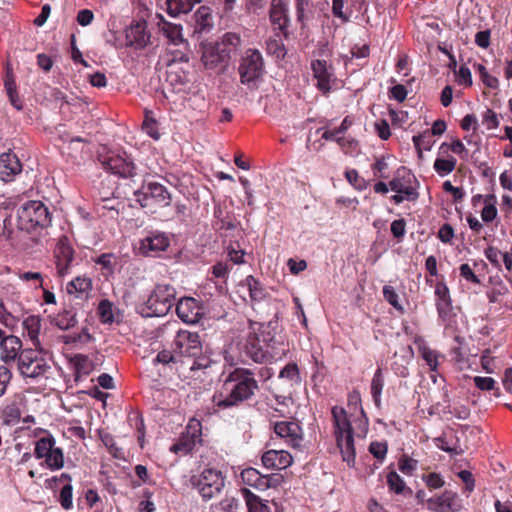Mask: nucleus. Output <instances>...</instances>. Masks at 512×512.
Segmentation results:
<instances>
[{"label": "nucleus", "instance_id": "nucleus-60", "mask_svg": "<svg viewBox=\"0 0 512 512\" xmlns=\"http://www.w3.org/2000/svg\"><path fill=\"white\" fill-rule=\"evenodd\" d=\"M370 453L379 460H384L387 454V444L382 442H372L369 446Z\"/></svg>", "mask_w": 512, "mask_h": 512}, {"label": "nucleus", "instance_id": "nucleus-44", "mask_svg": "<svg viewBox=\"0 0 512 512\" xmlns=\"http://www.w3.org/2000/svg\"><path fill=\"white\" fill-rule=\"evenodd\" d=\"M412 141L420 157L422 156V151H429L434 143L431 134L428 131L413 136Z\"/></svg>", "mask_w": 512, "mask_h": 512}, {"label": "nucleus", "instance_id": "nucleus-7", "mask_svg": "<svg viewBox=\"0 0 512 512\" xmlns=\"http://www.w3.org/2000/svg\"><path fill=\"white\" fill-rule=\"evenodd\" d=\"M191 483L197 489L204 501L219 496L225 487L223 473L215 468H204L199 475L191 478Z\"/></svg>", "mask_w": 512, "mask_h": 512}, {"label": "nucleus", "instance_id": "nucleus-51", "mask_svg": "<svg viewBox=\"0 0 512 512\" xmlns=\"http://www.w3.org/2000/svg\"><path fill=\"white\" fill-rule=\"evenodd\" d=\"M384 299L395 309L402 311L403 307L399 303V296L392 286L385 285L383 287Z\"/></svg>", "mask_w": 512, "mask_h": 512}, {"label": "nucleus", "instance_id": "nucleus-4", "mask_svg": "<svg viewBox=\"0 0 512 512\" xmlns=\"http://www.w3.org/2000/svg\"><path fill=\"white\" fill-rule=\"evenodd\" d=\"M51 224L48 207L41 201L25 202L17 210V226L28 233L47 228Z\"/></svg>", "mask_w": 512, "mask_h": 512}, {"label": "nucleus", "instance_id": "nucleus-33", "mask_svg": "<svg viewBox=\"0 0 512 512\" xmlns=\"http://www.w3.org/2000/svg\"><path fill=\"white\" fill-rule=\"evenodd\" d=\"M248 512H271L268 502L262 500L259 496L247 488L241 489Z\"/></svg>", "mask_w": 512, "mask_h": 512}, {"label": "nucleus", "instance_id": "nucleus-40", "mask_svg": "<svg viewBox=\"0 0 512 512\" xmlns=\"http://www.w3.org/2000/svg\"><path fill=\"white\" fill-rule=\"evenodd\" d=\"M384 375L381 368H378L371 381V395L377 407L381 404V395L384 387Z\"/></svg>", "mask_w": 512, "mask_h": 512}, {"label": "nucleus", "instance_id": "nucleus-55", "mask_svg": "<svg viewBox=\"0 0 512 512\" xmlns=\"http://www.w3.org/2000/svg\"><path fill=\"white\" fill-rule=\"evenodd\" d=\"M484 254H485V257L487 258V260L495 267V268H500L501 267V263H500V257H502V253L501 251L494 247V246H488L485 251H484Z\"/></svg>", "mask_w": 512, "mask_h": 512}, {"label": "nucleus", "instance_id": "nucleus-23", "mask_svg": "<svg viewBox=\"0 0 512 512\" xmlns=\"http://www.w3.org/2000/svg\"><path fill=\"white\" fill-rule=\"evenodd\" d=\"M247 356L256 363H267L276 360L270 350L260 345L259 337L256 334H249L245 344Z\"/></svg>", "mask_w": 512, "mask_h": 512}, {"label": "nucleus", "instance_id": "nucleus-39", "mask_svg": "<svg viewBox=\"0 0 512 512\" xmlns=\"http://www.w3.org/2000/svg\"><path fill=\"white\" fill-rule=\"evenodd\" d=\"M72 361L75 369L76 381H78L83 376H87L93 370L92 361L86 355H75Z\"/></svg>", "mask_w": 512, "mask_h": 512}, {"label": "nucleus", "instance_id": "nucleus-8", "mask_svg": "<svg viewBox=\"0 0 512 512\" xmlns=\"http://www.w3.org/2000/svg\"><path fill=\"white\" fill-rule=\"evenodd\" d=\"M135 196L136 201L144 208H163L171 204V195L167 188L154 181L144 183Z\"/></svg>", "mask_w": 512, "mask_h": 512}, {"label": "nucleus", "instance_id": "nucleus-49", "mask_svg": "<svg viewBox=\"0 0 512 512\" xmlns=\"http://www.w3.org/2000/svg\"><path fill=\"white\" fill-rule=\"evenodd\" d=\"M17 323L18 318L7 310L3 301H0V324L12 330L17 326Z\"/></svg>", "mask_w": 512, "mask_h": 512}, {"label": "nucleus", "instance_id": "nucleus-48", "mask_svg": "<svg viewBox=\"0 0 512 512\" xmlns=\"http://www.w3.org/2000/svg\"><path fill=\"white\" fill-rule=\"evenodd\" d=\"M447 150H451L453 153L460 155L461 158H465L468 153L464 144L459 139L454 140L450 145L442 143L439 148V154H444Z\"/></svg>", "mask_w": 512, "mask_h": 512}, {"label": "nucleus", "instance_id": "nucleus-1", "mask_svg": "<svg viewBox=\"0 0 512 512\" xmlns=\"http://www.w3.org/2000/svg\"><path fill=\"white\" fill-rule=\"evenodd\" d=\"M259 389L254 373L250 369L236 368L223 381L213 396L216 407L227 409L250 400Z\"/></svg>", "mask_w": 512, "mask_h": 512}, {"label": "nucleus", "instance_id": "nucleus-20", "mask_svg": "<svg viewBox=\"0 0 512 512\" xmlns=\"http://www.w3.org/2000/svg\"><path fill=\"white\" fill-rule=\"evenodd\" d=\"M427 509L434 512H457L461 509V502L456 493L445 491L438 497L428 499Z\"/></svg>", "mask_w": 512, "mask_h": 512}, {"label": "nucleus", "instance_id": "nucleus-15", "mask_svg": "<svg viewBox=\"0 0 512 512\" xmlns=\"http://www.w3.org/2000/svg\"><path fill=\"white\" fill-rule=\"evenodd\" d=\"M25 407V397L22 394H15L7 398L1 408V419L3 425L14 426L19 423L23 408Z\"/></svg>", "mask_w": 512, "mask_h": 512}, {"label": "nucleus", "instance_id": "nucleus-18", "mask_svg": "<svg viewBox=\"0 0 512 512\" xmlns=\"http://www.w3.org/2000/svg\"><path fill=\"white\" fill-rule=\"evenodd\" d=\"M266 329H271V331H262L263 342H265V345L272 353V356H274L276 359H279L284 356L288 350L284 337L276 333V321L269 322L266 326Z\"/></svg>", "mask_w": 512, "mask_h": 512}, {"label": "nucleus", "instance_id": "nucleus-13", "mask_svg": "<svg viewBox=\"0 0 512 512\" xmlns=\"http://www.w3.org/2000/svg\"><path fill=\"white\" fill-rule=\"evenodd\" d=\"M176 313L183 322L196 324L204 317L205 309L195 298L183 297L176 305Z\"/></svg>", "mask_w": 512, "mask_h": 512}, {"label": "nucleus", "instance_id": "nucleus-47", "mask_svg": "<svg viewBox=\"0 0 512 512\" xmlns=\"http://www.w3.org/2000/svg\"><path fill=\"white\" fill-rule=\"evenodd\" d=\"M280 378L287 379L292 383L299 384L301 379L297 364L288 363L279 373Z\"/></svg>", "mask_w": 512, "mask_h": 512}, {"label": "nucleus", "instance_id": "nucleus-31", "mask_svg": "<svg viewBox=\"0 0 512 512\" xmlns=\"http://www.w3.org/2000/svg\"><path fill=\"white\" fill-rule=\"evenodd\" d=\"M4 88L9 98L11 105L17 110H21L23 107L22 100L17 92V86L14 78V74L11 68L7 67L6 75L4 79Z\"/></svg>", "mask_w": 512, "mask_h": 512}, {"label": "nucleus", "instance_id": "nucleus-32", "mask_svg": "<svg viewBox=\"0 0 512 512\" xmlns=\"http://www.w3.org/2000/svg\"><path fill=\"white\" fill-rule=\"evenodd\" d=\"M387 485L389 491L396 495L410 497L413 494L412 489L406 485L402 477L398 475L395 471H390L387 474Z\"/></svg>", "mask_w": 512, "mask_h": 512}, {"label": "nucleus", "instance_id": "nucleus-2", "mask_svg": "<svg viewBox=\"0 0 512 512\" xmlns=\"http://www.w3.org/2000/svg\"><path fill=\"white\" fill-rule=\"evenodd\" d=\"M333 434L337 447L340 449L343 461L348 465L355 463L356 451L354 445V431L346 410L341 406L331 409Z\"/></svg>", "mask_w": 512, "mask_h": 512}, {"label": "nucleus", "instance_id": "nucleus-17", "mask_svg": "<svg viewBox=\"0 0 512 512\" xmlns=\"http://www.w3.org/2000/svg\"><path fill=\"white\" fill-rule=\"evenodd\" d=\"M54 258L57 275L59 277H64L69 274L74 258V250L66 238H63L58 242L54 251Z\"/></svg>", "mask_w": 512, "mask_h": 512}, {"label": "nucleus", "instance_id": "nucleus-9", "mask_svg": "<svg viewBox=\"0 0 512 512\" xmlns=\"http://www.w3.org/2000/svg\"><path fill=\"white\" fill-rule=\"evenodd\" d=\"M34 455L37 459H44L46 467L51 471H57L64 467L63 450L56 447V441L52 435L36 441Z\"/></svg>", "mask_w": 512, "mask_h": 512}, {"label": "nucleus", "instance_id": "nucleus-12", "mask_svg": "<svg viewBox=\"0 0 512 512\" xmlns=\"http://www.w3.org/2000/svg\"><path fill=\"white\" fill-rule=\"evenodd\" d=\"M174 352L188 357H198L202 353V343L197 332L177 331L173 340Z\"/></svg>", "mask_w": 512, "mask_h": 512}, {"label": "nucleus", "instance_id": "nucleus-34", "mask_svg": "<svg viewBox=\"0 0 512 512\" xmlns=\"http://www.w3.org/2000/svg\"><path fill=\"white\" fill-rule=\"evenodd\" d=\"M159 27L166 38L174 45L183 44L185 42L182 35L181 25L170 23L161 17Z\"/></svg>", "mask_w": 512, "mask_h": 512}, {"label": "nucleus", "instance_id": "nucleus-59", "mask_svg": "<svg viewBox=\"0 0 512 512\" xmlns=\"http://www.w3.org/2000/svg\"><path fill=\"white\" fill-rule=\"evenodd\" d=\"M407 88L402 84H396L389 90V97L398 102H403L407 97Z\"/></svg>", "mask_w": 512, "mask_h": 512}, {"label": "nucleus", "instance_id": "nucleus-42", "mask_svg": "<svg viewBox=\"0 0 512 512\" xmlns=\"http://www.w3.org/2000/svg\"><path fill=\"white\" fill-rule=\"evenodd\" d=\"M54 324L61 330H68L77 324L76 314L72 310H64L54 318Z\"/></svg>", "mask_w": 512, "mask_h": 512}, {"label": "nucleus", "instance_id": "nucleus-27", "mask_svg": "<svg viewBox=\"0 0 512 512\" xmlns=\"http://www.w3.org/2000/svg\"><path fill=\"white\" fill-rule=\"evenodd\" d=\"M21 170L22 165L15 154L3 153L0 155V179L2 181H12Z\"/></svg>", "mask_w": 512, "mask_h": 512}, {"label": "nucleus", "instance_id": "nucleus-38", "mask_svg": "<svg viewBox=\"0 0 512 512\" xmlns=\"http://www.w3.org/2000/svg\"><path fill=\"white\" fill-rule=\"evenodd\" d=\"M16 202L13 198H3L0 201V217L1 223L3 224L4 232H7L8 236L12 233L10 224L11 214L10 212L15 208Z\"/></svg>", "mask_w": 512, "mask_h": 512}, {"label": "nucleus", "instance_id": "nucleus-16", "mask_svg": "<svg viewBox=\"0 0 512 512\" xmlns=\"http://www.w3.org/2000/svg\"><path fill=\"white\" fill-rule=\"evenodd\" d=\"M274 432L292 448H300L303 441L301 426L295 421H280L274 425Z\"/></svg>", "mask_w": 512, "mask_h": 512}, {"label": "nucleus", "instance_id": "nucleus-45", "mask_svg": "<svg viewBox=\"0 0 512 512\" xmlns=\"http://www.w3.org/2000/svg\"><path fill=\"white\" fill-rule=\"evenodd\" d=\"M58 501L65 510L73 508V486L71 483H67L61 488Z\"/></svg>", "mask_w": 512, "mask_h": 512}, {"label": "nucleus", "instance_id": "nucleus-6", "mask_svg": "<svg viewBox=\"0 0 512 512\" xmlns=\"http://www.w3.org/2000/svg\"><path fill=\"white\" fill-rule=\"evenodd\" d=\"M389 187L396 192L391 197L395 204H400L403 201L415 202L419 198V182L415 175L405 167L397 169L393 179L389 182Z\"/></svg>", "mask_w": 512, "mask_h": 512}, {"label": "nucleus", "instance_id": "nucleus-3", "mask_svg": "<svg viewBox=\"0 0 512 512\" xmlns=\"http://www.w3.org/2000/svg\"><path fill=\"white\" fill-rule=\"evenodd\" d=\"M176 289L170 284H158L148 299L138 306L137 311L143 317L165 316L174 306Z\"/></svg>", "mask_w": 512, "mask_h": 512}, {"label": "nucleus", "instance_id": "nucleus-58", "mask_svg": "<svg viewBox=\"0 0 512 512\" xmlns=\"http://www.w3.org/2000/svg\"><path fill=\"white\" fill-rule=\"evenodd\" d=\"M460 275L462 278H464L466 281L474 283V284H480L479 277L474 273L472 268L469 264L464 263L461 264L459 267Z\"/></svg>", "mask_w": 512, "mask_h": 512}, {"label": "nucleus", "instance_id": "nucleus-64", "mask_svg": "<svg viewBox=\"0 0 512 512\" xmlns=\"http://www.w3.org/2000/svg\"><path fill=\"white\" fill-rule=\"evenodd\" d=\"M230 267L227 263L224 262H217L215 265L211 268V273L216 278H226L229 274Z\"/></svg>", "mask_w": 512, "mask_h": 512}, {"label": "nucleus", "instance_id": "nucleus-46", "mask_svg": "<svg viewBox=\"0 0 512 512\" xmlns=\"http://www.w3.org/2000/svg\"><path fill=\"white\" fill-rule=\"evenodd\" d=\"M97 312L102 323H112L114 321L113 304L109 300H101Z\"/></svg>", "mask_w": 512, "mask_h": 512}, {"label": "nucleus", "instance_id": "nucleus-43", "mask_svg": "<svg viewBox=\"0 0 512 512\" xmlns=\"http://www.w3.org/2000/svg\"><path fill=\"white\" fill-rule=\"evenodd\" d=\"M67 292L69 294H82L91 289V280L86 277H76L67 284Z\"/></svg>", "mask_w": 512, "mask_h": 512}, {"label": "nucleus", "instance_id": "nucleus-28", "mask_svg": "<svg viewBox=\"0 0 512 512\" xmlns=\"http://www.w3.org/2000/svg\"><path fill=\"white\" fill-rule=\"evenodd\" d=\"M22 350V341L16 336L8 335L0 342V359L6 364L18 362V356Z\"/></svg>", "mask_w": 512, "mask_h": 512}, {"label": "nucleus", "instance_id": "nucleus-52", "mask_svg": "<svg viewBox=\"0 0 512 512\" xmlns=\"http://www.w3.org/2000/svg\"><path fill=\"white\" fill-rule=\"evenodd\" d=\"M218 508L222 512H238L240 509V502L233 496H226L219 502Z\"/></svg>", "mask_w": 512, "mask_h": 512}, {"label": "nucleus", "instance_id": "nucleus-35", "mask_svg": "<svg viewBox=\"0 0 512 512\" xmlns=\"http://www.w3.org/2000/svg\"><path fill=\"white\" fill-rule=\"evenodd\" d=\"M199 0H166L167 12L172 17L189 13Z\"/></svg>", "mask_w": 512, "mask_h": 512}, {"label": "nucleus", "instance_id": "nucleus-54", "mask_svg": "<svg viewBox=\"0 0 512 512\" xmlns=\"http://www.w3.org/2000/svg\"><path fill=\"white\" fill-rule=\"evenodd\" d=\"M482 123L488 130L496 129L500 124L497 114L491 109H487L483 113Z\"/></svg>", "mask_w": 512, "mask_h": 512}, {"label": "nucleus", "instance_id": "nucleus-57", "mask_svg": "<svg viewBox=\"0 0 512 512\" xmlns=\"http://www.w3.org/2000/svg\"><path fill=\"white\" fill-rule=\"evenodd\" d=\"M457 82L460 85L471 86L472 85V75L470 69L466 65H461L456 74Z\"/></svg>", "mask_w": 512, "mask_h": 512}, {"label": "nucleus", "instance_id": "nucleus-22", "mask_svg": "<svg viewBox=\"0 0 512 512\" xmlns=\"http://www.w3.org/2000/svg\"><path fill=\"white\" fill-rule=\"evenodd\" d=\"M241 480L245 485L254 487L258 490L264 491L270 487H276L277 479L274 476H265L252 467L245 468L242 470Z\"/></svg>", "mask_w": 512, "mask_h": 512}, {"label": "nucleus", "instance_id": "nucleus-19", "mask_svg": "<svg viewBox=\"0 0 512 512\" xmlns=\"http://www.w3.org/2000/svg\"><path fill=\"white\" fill-rule=\"evenodd\" d=\"M105 170L123 178L132 177L134 174V164L119 154H110L102 160Z\"/></svg>", "mask_w": 512, "mask_h": 512}, {"label": "nucleus", "instance_id": "nucleus-53", "mask_svg": "<svg viewBox=\"0 0 512 512\" xmlns=\"http://www.w3.org/2000/svg\"><path fill=\"white\" fill-rule=\"evenodd\" d=\"M417 460H414L407 455H402L399 459V470L405 475H412L417 468Z\"/></svg>", "mask_w": 512, "mask_h": 512}, {"label": "nucleus", "instance_id": "nucleus-24", "mask_svg": "<svg viewBox=\"0 0 512 512\" xmlns=\"http://www.w3.org/2000/svg\"><path fill=\"white\" fill-rule=\"evenodd\" d=\"M262 464L267 469L282 470L289 467L292 462V456L285 450H268L262 455Z\"/></svg>", "mask_w": 512, "mask_h": 512}, {"label": "nucleus", "instance_id": "nucleus-62", "mask_svg": "<svg viewBox=\"0 0 512 512\" xmlns=\"http://www.w3.org/2000/svg\"><path fill=\"white\" fill-rule=\"evenodd\" d=\"M391 233L397 239L404 237L406 233V222L404 219H397L391 223Z\"/></svg>", "mask_w": 512, "mask_h": 512}, {"label": "nucleus", "instance_id": "nucleus-37", "mask_svg": "<svg viewBox=\"0 0 512 512\" xmlns=\"http://www.w3.org/2000/svg\"><path fill=\"white\" fill-rule=\"evenodd\" d=\"M244 285L247 286L249 290V296L253 305L265 299V290L261 283L254 276H247L244 280Z\"/></svg>", "mask_w": 512, "mask_h": 512}, {"label": "nucleus", "instance_id": "nucleus-63", "mask_svg": "<svg viewBox=\"0 0 512 512\" xmlns=\"http://www.w3.org/2000/svg\"><path fill=\"white\" fill-rule=\"evenodd\" d=\"M491 31L489 29L479 31L475 35V43L480 48L486 49L490 45Z\"/></svg>", "mask_w": 512, "mask_h": 512}, {"label": "nucleus", "instance_id": "nucleus-56", "mask_svg": "<svg viewBox=\"0 0 512 512\" xmlns=\"http://www.w3.org/2000/svg\"><path fill=\"white\" fill-rule=\"evenodd\" d=\"M142 128L153 139H159L160 134L158 132L157 123L153 118L146 116Z\"/></svg>", "mask_w": 512, "mask_h": 512}, {"label": "nucleus", "instance_id": "nucleus-11", "mask_svg": "<svg viewBox=\"0 0 512 512\" xmlns=\"http://www.w3.org/2000/svg\"><path fill=\"white\" fill-rule=\"evenodd\" d=\"M268 13L275 34L288 38L291 25L289 0H271Z\"/></svg>", "mask_w": 512, "mask_h": 512}, {"label": "nucleus", "instance_id": "nucleus-41", "mask_svg": "<svg viewBox=\"0 0 512 512\" xmlns=\"http://www.w3.org/2000/svg\"><path fill=\"white\" fill-rule=\"evenodd\" d=\"M456 164V158L451 155L447 158L437 157L434 161L433 168L439 176L444 177L455 169Z\"/></svg>", "mask_w": 512, "mask_h": 512}, {"label": "nucleus", "instance_id": "nucleus-5", "mask_svg": "<svg viewBox=\"0 0 512 512\" xmlns=\"http://www.w3.org/2000/svg\"><path fill=\"white\" fill-rule=\"evenodd\" d=\"M42 347L23 349L17 362V368L21 376L33 380L45 377L51 370V366L45 357Z\"/></svg>", "mask_w": 512, "mask_h": 512}, {"label": "nucleus", "instance_id": "nucleus-25", "mask_svg": "<svg viewBox=\"0 0 512 512\" xmlns=\"http://www.w3.org/2000/svg\"><path fill=\"white\" fill-rule=\"evenodd\" d=\"M150 34L147 32L146 22L131 24L126 30V42L128 46L142 49L149 43Z\"/></svg>", "mask_w": 512, "mask_h": 512}, {"label": "nucleus", "instance_id": "nucleus-14", "mask_svg": "<svg viewBox=\"0 0 512 512\" xmlns=\"http://www.w3.org/2000/svg\"><path fill=\"white\" fill-rule=\"evenodd\" d=\"M169 245L170 239L164 232L152 231L139 241L138 250L144 256H155Z\"/></svg>", "mask_w": 512, "mask_h": 512}, {"label": "nucleus", "instance_id": "nucleus-50", "mask_svg": "<svg viewBox=\"0 0 512 512\" xmlns=\"http://www.w3.org/2000/svg\"><path fill=\"white\" fill-rule=\"evenodd\" d=\"M266 44L269 54L274 55L276 58H284L286 51L281 40L271 38Z\"/></svg>", "mask_w": 512, "mask_h": 512}, {"label": "nucleus", "instance_id": "nucleus-36", "mask_svg": "<svg viewBox=\"0 0 512 512\" xmlns=\"http://www.w3.org/2000/svg\"><path fill=\"white\" fill-rule=\"evenodd\" d=\"M419 353L426 364L429 366L430 371L437 373L439 367V360L444 359V355L436 350L431 349L426 344L422 343L419 345Z\"/></svg>", "mask_w": 512, "mask_h": 512}, {"label": "nucleus", "instance_id": "nucleus-10", "mask_svg": "<svg viewBox=\"0 0 512 512\" xmlns=\"http://www.w3.org/2000/svg\"><path fill=\"white\" fill-rule=\"evenodd\" d=\"M264 71V63L262 54L257 49H248L239 65V74L242 84L254 85L262 76Z\"/></svg>", "mask_w": 512, "mask_h": 512}, {"label": "nucleus", "instance_id": "nucleus-61", "mask_svg": "<svg viewBox=\"0 0 512 512\" xmlns=\"http://www.w3.org/2000/svg\"><path fill=\"white\" fill-rule=\"evenodd\" d=\"M495 380L492 377H482L476 376L474 377L475 386L483 391L493 390L495 387Z\"/></svg>", "mask_w": 512, "mask_h": 512}, {"label": "nucleus", "instance_id": "nucleus-30", "mask_svg": "<svg viewBox=\"0 0 512 512\" xmlns=\"http://www.w3.org/2000/svg\"><path fill=\"white\" fill-rule=\"evenodd\" d=\"M23 335L28 337L33 346L41 347L39 334L41 330V319L39 316L31 315L25 318L22 322Z\"/></svg>", "mask_w": 512, "mask_h": 512}, {"label": "nucleus", "instance_id": "nucleus-26", "mask_svg": "<svg viewBox=\"0 0 512 512\" xmlns=\"http://www.w3.org/2000/svg\"><path fill=\"white\" fill-rule=\"evenodd\" d=\"M435 304L438 315L442 319H446L452 310V300L450 291L443 281H438L435 284Z\"/></svg>", "mask_w": 512, "mask_h": 512}, {"label": "nucleus", "instance_id": "nucleus-21", "mask_svg": "<svg viewBox=\"0 0 512 512\" xmlns=\"http://www.w3.org/2000/svg\"><path fill=\"white\" fill-rule=\"evenodd\" d=\"M313 76L317 80L316 86L323 93L331 90V84L335 80L332 68L328 66L325 60H314L311 63Z\"/></svg>", "mask_w": 512, "mask_h": 512}, {"label": "nucleus", "instance_id": "nucleus-29", "mask_svg": "<svg viewBox=\"0 0 512 512\" xmlns=\"http://www.w3.org/2000/svg\"><path fill=\"white\" fill-rule=\"evenodd\" d=\"M228 53L219 46L207 45L202 53V62L207 69L216 68L220 63L228 59Z\"/></svg>", "mask_w": 512, "mask_h": 512}]
</instances>
